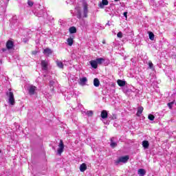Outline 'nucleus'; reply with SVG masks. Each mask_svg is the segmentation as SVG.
<instances>
[{
    "label": "nucleus",
    "mask_w": 176,
    "mask_h": 176,
    "mask_svg": "<svg viewBox=\"0 0 176 176\" xmlns=\"http://www.w3.org/2000/svg\"><path fill=\"white\" fill-rule=\"evenodd\" d=\"M118 38H123V33L122 32H120L117 34Z\"/></svg>",
    "instance_id": "72a5a7b5"
},
{
    "label": "nucleus",
    "mask_w": 176,
    "mask_h": 176,
    "mask_svg": "<svg viewBox=\"0 0 176 176\" xmlns=\"http://www.w3.org/2000/svg\"><path fill=\"white\" fill-rule=\"evenodd\" d=\"M77 19H82V13L80 12V11H78L77 12Z\"/></svg>",
    "instance_id": "2f4dec72"
},
{
    "label": "nucleus",
    "mask_w": 176,
    "mask_h": 176,
    "mask_svg": "<svg viewBox=\"0 0 176 176\" xmlns=\"http://www.w3.org/2000/svg\"><path fill=\"white\" fill-rule=\"evenodd\" d=\"M117 83L118 86H120V87H123V86H126V81L123 80H118Z\"/></svg>",
    "instance_id": "dca6fc26"
},
{
    "label": "nucleus",
    "mask_w": 176,
    "mask_h": 176,
    "mask_svg": "<svg viewBox=\"0 0 176 176\" xmlns=\"http://www.w3.org/2000/svg\"><path fill=\"white\" fill-rule=\"evenodd\" d=\"M115 2H119L120 0H114Z\"/></svg>",
    "instance_id": "a18cd8bd"
},
{
    "label": "nucleus",
    "mask_w": 176,
    "mask_h": 176,
    "mask_svg": "<svg viewBox=\"0 0 176 176\" xmlns=\"http://www.w3.org/2000/svg\"><path fill=\"white\" fill-rule=\"evenodd\" d=\"M54 85H56V80H50V87H53L52 88V90L53 91V90H54Z\"/></svg>",
    "instance_id": "bb28decb"
},
{
    "label": "nucleus",
    "mask_w": 176,
    "mask_h": 176,
    "mask_svg": "<svg viewBox=\"0 0 176 176\" xmlns=\"http://www.w3.org/2000/svg\"><path fill=\"white\" fill-rule=\"evenodd\" d=\"M28 90L30 96H34V94H35V91H36V87L34 85H30L28 87Z\"/></svg>",
    "instance_id": "6e6552de"
},
{
    "label": "nucleus",
    "mask_w": 176,
    "mask_h": 176,
    "mask_svg": "<svg viewBox=\"0 0 176 176\" xmlns=\"http://www.w3.org/2000/svg\"><path fill=\"white\" fill-rule=\"evenodd\" d=\"M149 2V4L151 5V6H153L155 5V0H148Z\"/></svg>",
    "instance_id": "c9c22d12"
},
{
    "label": "nucleus",
    "mask_w": 176,
    "mask_h": 176,
    "mask_svg": "<svg viewBox=\"0 0 176 176\" xmlns=\"http://www.w3.org/2000/svg\"><path fill=\"white\" fill-rule=\"evenodd\" d=\"M67 45H69V46H72V45H74V38L70 37L67 38Z\"/></svg>",
    "instance_id": "393cba45"
},
{
    "label": "nucleus",
    "mask_w": 176,
    "mask_h": 176,
    "mask_svg": "<svg viewBox=\"0 0 176 176\" xmlns=\"http://www.w3.org/2000/svg\"><path fill=\"white\" fill-rule=\"evenodd\" d=\"M58 23H59V25H61L62 27H65V21L61 19H59Z\"/></svg>",
    "instance_id": "cd10ccee"
},
{
    "label": "nucleus",
    "mask_w": 176,
    "mask_h": 176,
    "mask_svg": "<svg viewBox=\"0 0 176 176\" xmlns=\"http://www.w3.org/2000/svg\"><path fill=\"white\" fill-rule=\"evenodd\" d=\"M38 53V52H36V51H33L32 52V54H34V56H35V54H36Z\"/></svg>",
    "instance_id": "a19ab883"
},
{
    "label": "nucleus",
    "mask_w": 176,
    "mask_h": 176,
    "mask_svg": "<svg viewBox=\"0 0 176 176\" xmlns=\"http://www.w3.org/2000/svg\"><path fill=\"white\" fill-rule=\"evenodd\" d=\"M69 31L70 34H76V28L72 26L69 28Z\"/></svg>",
    "instance_id": "b1692460"
},
{
    "label": "nucleus",
    "mask_w": 176,
    "mask_h": 176,
    "mask_svg": "<svg viewBox=\"0 0 176 176\" xmlns=\"http://www.w3.org/2000/svg\"><path fill=\"white\" fill-rule=\"evenodd\" d=\"M105 61V59L103 58H98L96 60H91L89 61V64L91 67V68H94V69H97L98 68V65H101L102 63Z\"/></svg>",
    "instance_id": "f257e3e1"
},
{
    "label": "nucleus",
    "mask_w": 176,
    "mask_h": 176,
    "mask_svg": "<svg viewBox=\"0 0 176 176\" xmlns=\"http://www.w3.org/2000/svg\"><path fill=\"white\" fill-rule=\"evenodd\" d=\"M82 9H83V17L86 18L87 17V14L89 13V5L87 4V1L86 0H82Z\"/></svg>",
    "instance_id": "39448f33"
},
{
    "label": "nucleus",
    "mask_w": 176,
    "mask_h": 176,
    "mask_svg": "<svg viewBox=\"0 0 176 176\" xmlns=\"http://www.w3.org/2000/svg\"><path fill=\"white\" fill-rule=\"evenodd\" d=\"M115 119H118V116H116V114H113L111 120H115Z\"/></svg>",
    "instance_id": "473e14b6"
},
{
    "label": "nucleus",
    "mask_w": 176,
    "mask_h": 176,
    "mask_svg": "<svg viewBox=\"0 0 176 176\" xmlns=\"http://www.w3.org/2000/svg\"><path fill=\"white\" fill-rule=\"evenodd\" d=\"M109 120H111V119H112V116H109Z\"/></svg>",
    "instance_id": "c03bdc74"
},
{
    "label": "nucleus",
    "mask_w": 176,
    "mask_h": 176,
    "mask_svg": "<svg viewBox=\"0 0 176 176\" xmlns=\"http://www.w3.org/2000/svg\"><path fill=\"white\" fill-rule=\"evenodd\" d=\"M56 63L57 67H58V68H60L61 69H63V68H64V64L63 63V62H61L60 60H56Z\"/></svg>",
    "instance_id": "412c9836"
},
{
    "label": "nucleus",
    "mask_w": 176,
    "mask_h": 176,
    "mask_svg": "<svg viewBox=\"0 0 176 176\" xmlns=\"http://www.w3.org/2000/svg\"><path fill=\"white\" fill-rule=\"evenodd\" d=\"M148 67L151 69L153 68V63L152 62L148 63Z\"/></svg>",
    "instance_id": "4c0bfd02"
},
{
    "label": "nucleus",
    "mask_w": 176,
    "mask_h": 176,
    "mask_svg": "<svg viewBox=\"0 0 176 176\" xmlns=\"http://www.w3.org/2000/svg\"><path fill=\"white\" fill-rule=\"evenodd\" d=\"M53 53V51L50 48H46L43 50V54H52Z\"/></svg>",
    "instance_id": "6ab92c4d"
},
{
    "label": "nucleus",
    "mask_w": 176,
    "mask_h": 176,
    "mask_svg": "<svg viewBox=\"0 0 176 176\" xmlns=\"http://www.w3.org/2000/svg\"><path fill=\"white\" fill-rule=\"evenodd\" d=\"M34 16L37 17H42L43 16V10H41L40 11H34L33 12Z\"/></svg>",
    "instance_id": "f8f14e48"
},
{
    "label": "nucleus",
    "mask_w": 176,
    "mask_h": 176,
    "mask_svg": "<svg viewBox=\"0 0 176 176\" xmlns=\"http://www.w3.org/2000/svg\"><path fill=\"white\" fill-rule=\"evenodd\" d=\"M0 153H1V151H0Z\"/></svg>",
    "instance_id": "09e8293b"
},
{
    "label": "nucleus",
    "mask_w": 176,
    "mask_h": 176,
    "mask_svg": "<svg viewBox=\"0 0 176 176\" xmlns=\"http://www.w3.org/2000/svg\"><path fill=\"white\" fill-rule=\"evenodd\" d=\"M146 173V172L144 170V169L143 168H140L138 170V174L140 175V176H144L145 175V174Z\"/></svg>",
    "instance_id": "aec40b11"
},
{
    "label": "nucleus",
    "mask_w": 176,
    "mask_h": 176,
    "mask_svg": "<svg viewBox=\"0 0 176 176\" xmlns=\"http://www.w3.org/2000/svg\"><path fill=\"white\" fill-rule=\"evenodd\" d=\"M148 119H149L150 120H155V116L152 115V114H149L148 116Z\"/></svg>",
    "instance_id": "c85d7f7f"
},
{
    "label": "nucleus",
    "mask_w": 176,
    "mask_h": 176,
    "mask_svg": "<svg viewBox=\"0 0 176 176\" xmlns=\"http://www.w3.org/2000/svg\"><path fill=\"white\" fill-rule=\"evenodd\" d=\"M78 108H82V104H78Z\"/></svg>",
    "instance_id": "79ce46f5"
},
{
    "label": "nucleus",
    "mask_w": 176,
    "mask_h": 176,
    "mask_svg": "<svg viewBox=\"0 0 176 176\" xmlns=\"http://www.w3.org/2000/svg\"><path fill=\"white\" fill-rule=\"evenodd\" d=\"M142 145L143 148H144V149H148V148H149V142H148L147 140H144Z\"/></svg>",
    "instance_id": "f3484780"
},
{
    "label": "nucleus",
    "mask_w": 176,
    "mask_h": 176,
    "mask_svg": "<svg viewBox=\"0 0 176 176\" xmlns=\"http://www.w3.org/2000/svg\"><path fill=\"white\" fill-rule=\"evenodd\" d=\"M123 16L124 17H125L126 19H127V12H125L123 13Z\"/></svg>",
    "instance_id": "58836bf2"
},
{
    "label": "nucleus",
    "mask_w": 176,
    "mask_h": 176,
    "mask_svg": "<svg viewBox=\"0 0 176 176\" xmlns=\"http://www.w3.org/2000/svg\"><path fill=\"white\" fill-rule=\"evenodd\" d=\"M148 38L151 39V41H154L155 40V34L152 32H148Z\"/></svg>",
    "instance_id": "a878e982"
},
{
    "label": "nucleus",
    "mask_w": 176,
    "mask_h": 176,
    "mask_svg": "<svg viewBox=\"0 0 176 176\" xmlns=\"http://www.w3.org/2000/svg\"><path fill=\"white\" fill-rule=\"evenodd\" d=\"M28 5L29 6H30V7L34 6V2L32 1L31 0H28Z\"/></svg>",
    "instance_id": "7c9ffc66"
},
{
    "label": "nucleus",
    "mask_w": 176,
    "mask_h": 176,
    "mask_svg": "<svg viewBox=\"0 0 176 176\" xmlns=\"http://www.w3.org/2000/svg\"><path fill=\"white\" fill-rule=\"evenodd\" d=\"M94 85L95 87H98V86H100V80H98V78H94Z\"/></svg>",
    "instance_id": "5701e85b"
},
{
    "label": "nucleus",
    "mask_w": 176,
    "mask_h": 176,
    "mask_svg": "<svg viewBox=\"0 0 176 176\" xmlns=\"http://www.w3.org/2000/svg\"><path fill=\"white\" fill-rule=\"evenodd\" d=\"M106 124H109V122H107Z\"/></svg>",
    "instance_id": "de8ad7c7"
},
{
    "label": "nucleus",
    "mask_w": 176,
    "mask_h": 176,
    "mask_svg": "<svg viewBox=\"0 0 176 176\" xmlns=\"http://www.w3.org/2000/svg\"><path fill=\"white\" fill-rule=\"evenodd\" d=\"M82 113H85L87 116L91 117L93 116V111H84Z\"/></svg>",
    "instance_id": "4be33fe9"
},
{
    "label": "nucleus",
    "mask_w": 176,
    "mask_h": 176,
    "mask_svg": "<svg viewBox=\"0 0 176 176\" xmlns=\"http://www.w3.org/2000/svg\"><path fill=\"white\" fill-rule=\"evenodd\" d=\"M12 23H17V16H14L12 17Z\"/></svg>",
    "instance_id": "f704fd0d"
},
{
    "label": "nucleus",
    "mask_w": 176,
    "mask_h": 176,
    "mask_svg": "<svg viewBox=\"0 0 176 176\" xmlns=\"http://www.w3.org/2000/svg\"><path fill=\"white\" fill-rule=\"evenodd\" d=\"M115 9V4L111 3L110 6L108 8H105V12L107 13H109L110 16L112 14V12H113V10Z\"/></svg>",
    "instance_id": "0eeeda50"
},
{
    "label": "nucleus",
    "mask_w": 176,
    "mask_h": 176,
    "mask_svg": "<svg viewBox=\"0 0 176 176\" xmlns=\"http://www.w3.org/2000/svg\"><path fill=\"white\" fill-rule=\"evenodd\" d=\"M86 170H87V165H86L85 163H82L80 166V171H81V173H85V171H86Z\"/></svg>",
    "instance_id": "ddd939ff"
},
{
    "label": "nucleus",
    "mask_w": 176,
    "mask_h": 176,
    "mask_svg": "<svg viewBox=\"0 0 176 176\" xmlns=\"http://www.w3.org/2000/svg\"><path fill=\"white\" fill-rule=\"evenodd\" d=\"M129 159H130V156L129 155L120 157L118 160H115V164L116 166H119L120 163H126V162H129Z\"/></svg>",
    "instance_id": "20e7f679"
},
{
    "label": "nucleus",
    "mask_w": 176,
    "mask_h": 176,
    "mask_svg": "<svg viewBox=\"0 0 176 176\" xmlns=\"http://www.w3.org/2000/svg\"><path fill=\"white\" fill-rule=\"evenodd\" d=\"M173 105H174V101L168 103V107H169L170 109H173Z\"/></svg>",
    "instance_id": "c756f323"
},
{
    "label": "nucleus",
    "mask_w": 176,
    "mask_h": 176,
    "mask_svg": "<svg viewBox=\"0 0 176 176\" xmlns=\"http://www.w3.org/2000/svg\"><path fill=\"white\" fill-rule=\"evenodd\" d=\"M109 3V1L108 0H102V1L98 4L99 8L100 9H104L105 6H107Z\"/></svg>",
    "instance_id": "1a4fd4ad"
},
{
    "label": "nucleus",
    "mask_w": 176,
    "mask_h": 176,
    "mask_svg": "<svg viewBox=\"0 0 176 176\" xmlns=\"http://www.w3.org/2000/svg\"><path fill=\"white\" fill-rule=\"evenodd\" d=\"M100 116L102 119H107L108 118V112L106 110H102Z\"/></svg>",
    "instance_id": "4468645a"
},
{
    "label": "nucleus",
    "mask_w": 176,
    "mask_h": 176,
    "mask_svg": "<svg viewBox=\"0 0 176 176\" xmlns=\"http://www.w3.org/2000/svg\"><path fill=\"white\" fill-rule=\"evenodd\" d=\"M106 25H111V23H109V21L107 22V23L106 24Z\"/></svg>",
    "instance_id": "37998d69"
},
{
    "label": "nucleus",
    "mask_w": 176,
    "mask_h": 176,
    "mask_svg": "<svg viewBox=\"0 0 176 176\" xmlns=\"http://www.w3.org/2000/svg\"><path fill=\"white\" fill-rule=\"evenodd\" d=\"M133 91H131V89H127L126 90V94H130L131 93H132Z\"/></svg>",
    "instance_id": "e433bc0d"
},
{
    "label": "nucleus",
    "mask_w": 176,
    "mask_h": 176,
    "mask_svg": "<svg viewBox=\"0 0 176 176\" xmlns=\"http://www.w3.org/2000/svg\"><path fill=\"white\" fill-rule=\"evenodd\" d=\"M6 48H2L1 52L3 53L8 52V50H13L14 49V42L12 40H8L6 43Z\"/></svg>",
    "instance_id": "f03ea898"
},
{
    "label": "nucleus",
    "mask_w": 176,
    "mask_h": 176,
    "mask_svg": "<svg viewBox=\"0 0 176 176\" xmlns=\"http://www.w3.org/2000/svg\"><path fill=\"white\" fill-rule=\"evenodd\" d=\"M48 63L47 60H41V68L43 69V71H47V65H48Z\"/></svg>",
    "instance_id": "9d476101"
},
{
    "label": "nucleus",
    "mask_w": 176,
    "mask_h": 176,
    "mask_svg": "<svg viewBox=\"0 0 176 176\" xmlns=\"http://www.w3.org/2000/svg\"><path fill=\"white\" fill-rule=\"evenodd\" d=\"M102 43H103V44H105V41H102Z\"/></svg>",
    "instance_id": "49530a36"
},
{
    "label": "nucleus",
    "mask_w": 176,
    "mask_h": 176,
    "mask_svg": "<svg viewBox=\"0 0 176 176\" xmlns=\"http://www.w3.org/2000/svg\"><path fill=\"white\" fill-rule=\"evenodd\" d=\"M144 111V107H139L138 108V112L136 113L137 116H141V115L142 114V111Z\"/></svg>",
    "instance_id": "a211bd4d"
},
{
    "label": "nucleus",
    "mask_w": 176,
    "mask_h": 176,
    "mask_svg": "<svg viewBox=\"0 0 176 176\" xmlns=\"http://www.w3.org/2000/svg\"><path fill=\"white\" fill-rule=\"evenodd\" d=\"M23 42H24V43H27V42H28V38H23Z\"/></svg>",
    "instance_id": "ea45409f"
},
{
    "label": "nucleus",
    "mask_w": 176,
    "mask_h": 176,
    "mask_svg": "<svg viewBox=\"0 0 176 176\" xmlns=\"http://www.w3.org/2000/svg\"><path fill=\"white\" fill-rule=\"evenodd\" d=\"M87 83V78L82 77L80 78V81L78 82V85H80V86H85Z\"/></svg>",
    "instance_id": "9b49d317"
},
{
    "label": "nucleus",
    "mask_w": 176,
    "mask_h": 176,
    "mask_svg": "<svg viewBox=\"0 0 176 176\" xmlns=\"http://www.w3.org/2000/svg\"><path fill=\"white\" fill-rule=\"evenodd\" d=\"M110 146L111 148H112L113 149L116 148V146H118V143L113 142V138H111L110 140Z\"/></svg>",
    "instance_id": "2eb2a0df"
},
{
    "label": "nucleus",
    "mask_w": 176,
    "mask_h": 176,
    "mask_svg": "<svg viewBox=\"0 0 176 176\" xmlns=\"http://www.w3.org/2000/svg\"><path fill=\"white\" fill-rule=\"evenodd\" d=\"M6 96L8 97V104H10V105H14L16 101L14 100V95L13 92H12L11 89H9V92H6Z\"/></svg>",
    "instance_id": "7ed1b4c3"
},
{
    "label": "nucleus",
    "mask_w": 176,
    "mask_h": 176,
    "mask_svg": "<svg viewBox=\"0 0 176 176\" xmlns=\"http://www.w3.org/2000/svg\"><path fill=\"white\" fill-rule=\"evenodd\" d=\"M64 142H63V140H60V143L58 144V155H61L63 152H64Z\"/></svg>",
    "instance_id": "423d86ee"
}]
</instances>
